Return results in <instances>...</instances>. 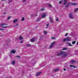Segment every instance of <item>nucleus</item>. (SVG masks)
<instances>
[{
    "mask_svg": "<svg viewBox=\"0 0 78 78\" xmlns=\"http://www.w3.org/2000/svg\"><path fill=\"white\" fill-rule=\"evenodd\" d=\"M64 52H63L62 51H61L59 53L57 54V55L60 56V55H64Z\"/></svg>",
    "mask_w": 78,
    "mask_h": 78,
    "instance_id": "nucleus-1",
    "label": "nucleus"
},
{
    "mask_svg": "<svg viewBox=\"0 0 78 78\" xmlns=\"http://www.w3.org/2000/svg\"><path fill=\"white\" fill-rule=\"evenodd\" d=\"M47 14L45 13H43L41 16L42 18H45Z\"/></svg>",
    "mask_w": 78,
    "mask_h": 78,
    "instance_id": "nucleus-2",
    "label": "nucleus"
},
{
    "mask_svg": "<svg viewBox=\"0 0 78 78\" xmlns=\"http://www.w3.org/2000/svg\"><path fill=\"white\" fill-rule=\"evenodd\" d=\"M69 18L70 19H73L74 18L73 17V15L72 13H70L69 15Z\"/></svg>",
    "mask_w": 78,
    "mask_h": 78,
    "instance_id": "nucleus-3",
    "label": "nucleus"
},
{
    "mask_svg": "<svg viewBox=\"0 0 78 78\" xmlns=\"http://www.w3.org/2000/svg\"><path fill=\"white\" fill-rule=\"evenodd\" d=\"M64 2L63 3V5H66L67 4V0H64Z\"/></svg>",
    "mask_w": 78,
    "mask_h": 78,
    "instance_id": "nucleus-4",
    "label": "nucleus"
},
{
    "mask_svg": "<svg viewBox=\"0 0 78 78\" xmlns=\"http://www.w3.org/2000/svg\"><path fill=\"white\" fill-rule=\"evenodd\" d=\"M41 72H38L37 73H36V76H39V75H40V74H41Z\"/></svg>",
    "mask_w": 78,
    "mask_h": 78,
    "instance_id": "nucleus-5",
    "label": "nucleus"
},
{
    "mask_svg": "<svg viewBox=\"0 0 78 78\" xmlns=\"http://www.w3.org/2000/svg\"><path fill=\"white\" fill-rule=\"evenodd\" d=\"M49 18L50 19V23H53L54 22H53V20L51 19V17H50V16L49 17Z\"/></svg>",
    "mask_w": 78,
    "mask_h": 78,
    "instance_id": "nucleus-6",
    "label": "nucleus"
},
{
    "mask_svg": "<svg viewBox=\"0 0 78 78\" xmlns=\"http://www.w3.org/2000/svg\"><path fill=\"white\" fill-rule=\"evenodd\" d=\"M69 62L71 64H73L74 62H76V61H74V60H72L71 61H70Z\"/></svg>",
    "mask_w": 78,
    "mask_h": 78,
    "instance_id": "nucleus-7",
    "label": "nucleus"
},
{
    "mask_svg": "<svg viewBox=\"0 0 78 78\" xmlns=\"http://www.w3.org/2000/svg\"><path fill=\"white\" fill-rule=\"evenodd\" d=\"M66 41H71V38L69 37H68L66 38Z\"/></svg>",
    "mask_w": 78,
    "mask_h": 78,
    "instance_id": "nucleus-8",
    "label": "nucleus"
},
{
    "mask_svg": "<svg viewBox=\"0 0 78 78\" xmlns=\"http://www.w3.org/2000/svg\"><path fill=\"white\" fill-rule=\"evenodd\" d=\"M30 41L32 42H34L35 41V40L34 38H32L30 40Z\"/></svg>",
    "mask_w": 78,
    "mask_h": 78,
    "instance_id": "nucleus-9",
    "label": "nucleus"
},
{
    "mask_svg": "<svg viewBox=\"0 0 78 78\" xmlns=\"http://www.w3.org/2000/svg\"><path fill=\"white\" fill-rule=\"evenodd\" d=\"M1 26H6V25H8V24H6L5 23H2L1 24Z\"/></svg>",
    "mask_w": 78,
    "mask_h": 78,
    "instance_id": "nucleus-10",
    "label": "nucleus"
},
{
    "mask_svg": "<svg viewBox=\"0 0 78 78\" xmlns=\"http://www.w3.org/2000/svg\"><path fill=\"white\" fill-rule=\"evenodd\" d=\"M11 53H13V54H14V53H16V51L13 50H12L11 51Z\"/></svg>",
    "mask_w": 78,
    "mask_h": 78,
    "instance_id": "nucleus-11",
    "label": "nucleus"
},
{
    "mask_svg": "<svg viewBox=\"0 0 78 78\" xmlns=\"http://www.w3.org/2000/svg\"><path fill=\"white\" fill-rule=\"evenodd\" d=\"M18 21V20L17 19H16L13 20V22L14 23H15L16 22H17Z\"/></svg>",
    "mask_w": 78,
    "mask_h": 78,
    "instance_id": "nucleus-12",
    "label": "nucleus"
},
{
    "mask_svg": "<svg viewBox=\"0 0 78 78\" xmlns=\"http://www.w3.org/2000/svg\"><path fill=\"white\" fill-rule=\"evenodd\" d=\"M66 44H68L69 45L70 47H72V46H73V45H72L71 44H70V43H69L67 42H66Z\"/></svg>",
    "mask_w": 78,
    "mask_h": 78,
    "instance_id": "nucleus-13",
    "label": "nucleus"
},
{
    "mask_svg": "<svg viewBox=\"0 0 78 78\" xmlns=\"http://www.w3.org/2000/svg\"><path fill=\"white\" fill-rule=\"evenodd\" d=\"M59 70V69H54V70L55 72H57V71H58Z\"/></svg>",
    "mask_w": 78,
    "mask_h": 78,
    "instance_id": "nucleus-14",
    "label": "nucleus"
},
{
    "mask_svg": "<svg viewBox=\"0 0 78 78\" xmlns=\"http://www.w3.org/2000/svg\"><path fill=\"white\" fill-rule=\"evenodd\" d=\"M31 45V44H27L26 46L27 47H30Z\"/></svg>",
    "mask_w": 78,
    "mask_h": 78,
    "instance_id": "nucleus-15",
    "label": "nucleus"
},
{
    "mask_svg": "<svg viewBox=\"0 0 78 78\" xmlns=\"http://www.w3.org/2000/svg\"><path fill=\"white\" fill-rule=\"evenodd\" d=\"M71 5H76V3H71Z\"/></svg>",
    "mask_w": 78,
    "mask_h": 78,
    "instance_id": "nucleus-16",
    "label": "nucleus"
},
{
    "mask_svg": "<svg viewBox=\"0 0 78 78\" xmlns=\"http://www.w3.org/2000/svg\"><path fill=\"white\" fill-rule=\"evenodd\" d=\"M40 20H41V18H38L36 20V21H37V22H39Z\"/></svg>",
    "mask_w": 78,
    "mask_h": 78,
    "instance_id": "nucleus-17",
    "label": "nucleus"
},
{
    "mask_svg": "<svg viewBox=\"0 0 78 78\" xmlns=\"http://www.w3.org/2000/svg\"><path fill=\"white\" fill-rule=\"evenodd\" d=\"M67 50V48H64L62 49V50Z\"/></svg>",
    "mask_w": 78,
    "mask_h": 78,
    "instance_id": "nucleus-18",
    "label": "nucleus"
},
{
    "mask_svg": "<svg viewBox=\"0 0 78 78\" xmlns=\"http://www.w3.org/2000/svg\"><path fill=\"white\" fill-rule=\"evenodd\" d=\"M15 61H14L13 60L12 61V64H15Z\"/></svg>",
    "mask_w": 78,
    "mask_h": 78,
    "instance_id": "nucleus-19",
    "label": "nucleus"
},
{
    "mask_svg": "<svg viewBox=\"0 0 78 78\" xmlns=\"http://www.w3.org/2000/svg\"><path fill=\"white\" fill-rule=\"evenodd\" d=\"M19 39H20V40H22V39H23L22 37L20 36V37H19Z\"/></svg>",
    "mask_w": 78,
    "mask_h": 78,
    "instance_id": "nucleus-20",
    "label": "nucleus"
},
{
    "mask_svg": "<svg viewBox=\"0 0 78 78\" xmlns=\"http://www.w3.org/2000/svg\"><path fill=\"white\" fill-rule=\"evenodd\" d=\"M78 10V8L75 9H74V12H76V11H77Z\"/></svg>",
    "mask_w": 78,
    "mask_h": 78,
    "instance_id": "nucleus-21",
    "label": "nucleus"
},
{
    "mask_svg": "<svg viewBox=\"0 0 78 78\" xmlns=\"http://www.w3.org/2000/svg\"><path fill=\"white\" fill-rule=\"evenodd\" d=\"M48 6L49 7H52V6L51 5V4H48Z\"/></svg>",
    "mask_w": 78,
    "mask_h": 78,
    "instance_id": "nucleus-22",
    "label": "nucleus"
},
{
    "mask_svg": "<svg viewBox=\"0 0 78 78\" xmlns=\"http://www.w3.org/2000/svg\"><path fill=\"white\" fill-rule=\"evenodd\" d=\"M52 47H53V46L51 44L49 47V48L51 49V48H52Z\"/></svg>",
    "mask_w": 78,
    "mask_h": 78,
    "instance_id": "nucleus-23",
    "label": "nucleus"
},
{
    "mask_svg": "<svg viewBox=\"0 0 78 78\" xmlns=\"http://www.w3.org/2000/svg\"><path fill=\"white\" fill-rule=\"evenodd\" d=\"M55 42H52V44H51V45H52L53 46V45H54V44H55Z\"/></svg>",
    "mask_w": 78,
    "mask_h": 78,
    "instance_id": "nucleus-24",
    "label": "nucleus"
},
{
    "mask_svg": "<svg viewBox=\"0 0 78 78\" xmlns=\"http://www.w3.org/2000/svg\"><path fill=\"white\" fill-rule=\"evenodd\" d=\"M44 34H47V31H45L44 32Z\"/></svg>",
    "mask_w": 78,
    "mask_h": 78,
    "instance_id": "nucleus-25",
    "label": "nucleus"
},
{
    "mask_svg": "<svg viewBox=\"0 0 78 78\" xmlns=\"http://www.w3.org/2000/svg\"><path fill=\"white\" fill-rule=\"evenodd\" d=\"M67 41L66 38L64 39L63 40V42H65V41Z\"/></svg>",
    "mask_w": 78,
    "mask_h": 78,
    "instance_id": "nucleus-26",
    "label": "nucleus"
},
{
    "mask_svg": "<svg viewBox=\"0 0 78 78\" xmlns=\"http://www.w3.org/2000/svg\"><path fill=\"white\" fill-rule=\"evenodd\" d=\"M75 42H76V41H73L72 42V43L73 44H75Z\"/></svg>",
    "mask_w": 78,
    "mask_h": 78,
    "instance_id": "nucleus-27",
    "label": "nucleus"
},
{
    "mask_svg": "<svg viewBox=\"0 0 78 78\" xmlns=\"http://www.w3.org/2000/svg\"><path fill=\"white\" fill-rule=\"evenodd\" d=\"M62 1H60L59 2V4H61L62 3Z\"/></svg>",
    "mask_w": 78,
    "mask_h": 78,
    "instance_id": "nucleus-28",
    "label": "nucleus"
},
{
    "mask_svg": "<svg viewBox=\"0 0 78 78\" xmlns=\"http://www.w3.org/2000/svg\"><path fill=\"white\" fill-rule=\"evenodd\" d=\"M69 67H74V68H75V67L73 65H70L69 66Z\"/></svg>",
    "mask_w": 78,
    "mask_h": 78,
    "instance_id": "nucleus-29",
    "label": "nucleus"
},
{
    "mask_svg": "<svg viewBox=\"0 0 78 78\" xmlns=\"http://www.w3.org/2000/svg\"><path fill=\"white\" fill-rule=\"evenodd\" d=\"M44 9L43 8H42L41 9V11H44Z\"/></svg>",
    "mask_w": 78,
    "mask_h": 78,
    "instance_id": "nucleus-30",
    "label": "nucleus"
},
{
    "mask_svg": "<svg viewBox=\"0 0 78 78\" xmlns=\"http://www.w3.org/2000/svg\"><path fill=\"white\" fill-rule=\"evenodd\" d=\"M25 20V18H23L21 20L22 21H23Z\"/></svg>",
    "mask_w": 78,
    "mask_h": 78,
    "instance_id": "nucleus-31",
    "label": "nucleus"
},
{
    "mask_svg": "<svg viewBox=\"0 0 78 78\" xmlns=\"http://www.w3.org/2000/svg\"><path fill=\"white\" fill-rule=\"evenodd\" d=\"M1 27L2 28H8V27H3V26H1Z\"/></svg>",
    "mask_w": 78,
    "mask_h": 78,
    "instance_id": "nucleus-32",
    "label": "nucleus"
},
{
    "mask_svg": "<svg viewBox=\"0 0 78 78\" xmlns=\"http://www.w3.org/2000/svg\"><path fill=\"white\" fill-rule=\"evenodd\" d=\"M12 2V1H11V0H9V3H11V2Z\"/></svg>",
    "mask_w": 78,
    "mask_h": 78,
    "instance_id": "nucleus-33",
    "label": "nucleus"
},
{
    "mask_svg": "<svg viewBox=\"0 0 78 78\" xmlns=\"http://www.w3.org/2000/svg\"><path fill=\"white\" fill-rule=\"evenodd\" d=\"M11 16H9V17H8L7 20H9V19H10V18H11Z\"/></svg>",
    "mask_w": 78,
    "mask_h": 78,
    "instance_id": "nucleus-34",
    "label": "nucleus"
},
{
    "mask_svg": "<svg viewBox=\"0 0 78 78\" xmlns=\"http://www.w3.org/2000/svg\"><path fill=\"white\" fill-rule=\"evenodd\" d=\"M70 4H72V2H70V3H68L67 5L69 6V5H70Z\"/></svg>",
    "mask_w": 78,
    "mask_h": 78,
    "instance_id": "nucleus-35",
    "label": "nucleus"
},
{
    "mask_svg": "<svg viewBox=\"0 0 78 78\" xmlns=\"http://www.w3.org/2000/svg\"><path fill=\"white\" fill-rule=\"evenodd\" d=\"M26 1V0H23V3H24V2H25Z\"/></svg>",
    "mask_w": 78,
    "mask_h": 78,
    "instance_id": "nucleus-36",
    "label": "nucleus"
},
{
    "mask_svg": "<svg viewBox=\"0 0 78 78\" xmlns=\"http://www.w3.org/2000/svg\"><path fill=\"white\" fill-rule=\"evenodd\" d=\"M67 35H68V33H66V34H65V36L66 37L67 36Z\"/></svg>",
    "mask_w": 78,
    "mask_h": 78,
    "instance_id": "nucleus-37",
    "label": "nucleus"
},
{
    "mask_svg": "<svg viewBox=\"0 0 78 78\" xmlns=\"http://www.w3.org/2000/svg\"><path fill=\"white\" fill-rule=\"evenodd\" d=\"M16 57L18 58H20V56H19L17 55L16 56Z\"/></svg>",
    "mask_w": 78,
    "mask_h": 78,
    "instance_id": "nucleus-38",
    "label": "nucleus"
},
{
    "mask_svg": "<svg viewBox=\"0 0 78 78\" xmlns=\"http://www.w3.org/2000/svg\"><path fill=\"white\" fill-rule=\"evenodd\" d=\"M51 39H55V37H52Z\"/></svg>",
    "mask_w": 78,
    "mask_h": 78,
    "instance_id": "nucleus-39",
    "label": "nucleus"
},
{
    "mask_svg": "<svg viewBox=\"0 0 78 78\" xmlns=\"http://www.w3.org/2000/svg\"><path fill=\"white\" fill-rule=\"evenodd\" d=\"M0 30H1V31H3V30H4V29H0Z\"/></svg>",
    "mask_w": 78,
    "mask_h": 78,
    "instance_id": "nucleus-40",
    "label": "nucleus"
},
{
    "mask_svg": "<svg viewBox=\"0 0 78 78\" xmlns=\"http://www.w3.org/2000/svg\"><path fill=\"white\" fill-rule=\"evenodd\" d=\"M46 26H47V27H48V26H49V23H48L47 24V25H46Z\"/></svg>",
    "mask_w": 78,
    "mask_h": 78,
    "instance_id": "nucleus-41",
    "label": "nucleus"
},
{
    "mask_svg": "<svg viewBox=\"0 0 78 78\" xmlns=\"http://www.w3.org/2000/svg\"><path fill=\"white\" fill-rule=\"evenodd\" d=\"M56 21H58L59 20V19H58V18H57L56 19Z\"/></svg>",
    "mask_w": 78,
    "mask_h": 78,
    "instance_id": "nucleus-42",
    "label": "nucleus"
},
{
    "mask_svg": "<svg viewBox=\"0 0 78 78\" xmlns=\"http://www.w3.org/2000/svg\"><path fill=\"white\" fill-rule=\"evenodd\" d=\"M67 56V54H64V56Z\"/></svg>",
    "mask_w": 78,
    "mask_h": 78,
    "instance_id": "nucleus-43",
    "label": "nucleus"
},
{
    "mask_svg": "<svg viewBox=\"0 0 78 78\" xmlns=\"http://www.w3.org/2000/svg\"><path fill=\"white\" fill-rule=\"evenodd\" d=\"M16 26H18V25H19V24H18V23H17L16 24Z\"/></svg>",
    "mask_w": 78,
    "mask_h": 78,
    "instance_id": "nucleus-44",
    "label": "nucleus"
},
{
    "mask_svg": "<svg viewBox=\"0 0 78 78\" xmlns=\"http://www.w3.org/2000/svg\"><path fill=\"white\" fill-rule=\"evenodd\" d=\"M63 70H64V71H66V69H63Z\"/></svg>",
    "mask_w": 78,
    "mask_h": 78,
    "instance_id": "nucleus-45",
    "label": "nucleus"
},
{
    "mask_svg": "<svg viewBox=\"0 0 78 78\" xmlns=\"http://www.w3.org/2000/svg\"><path fill=\"white\" fill-rule=\"evenodd\" d=\"M68 6H69V5H68V4H67V5H66V7H68Z\"/></svg>",
    "mask_w": 78,
    "mask_h": 78,
    "instance_id": "nucleus-46",
    "label": "nucleus"
},
{
    "mask_svg": "<svg viewBox=\"0 0 78 78\" xmlns=\"http://www.w3.org/2000/svg\"><path fill=\"white\" fill-rule=\"evenodd\" d=\"M22 42H23V41H21L20 42V44H22Z\"/></svg>",
    "mask_w": 78,
    "mask_h": 78,
    "instance_id": "nucleus-47",
    "label": "nucleus"
},
{
    "mask_svg": "<svg viewBox=\"0 0 78 78\" xmlns=\"http://www.w3.org/2000/svg\"><path fill=\"white\" fill-rule=\"evenodd\" d=\"M6 14V12H5L3 13V14Z\"/></svg>",
    "mask_w": 78,
    "mask_h": 78,
    "instance_id": "nucleus-48",
    "label": "nucleus"
},
{
    "mask_svg": "<svg viewBox=\"0 0 78 78\" xmlns=\"http://www.w3.org/2000/svg\"><path fill=\"white\" fill-rule=\"evenodd\" d=\"M1 1H3L4 0V1H6V0H1Z\"/></svg>",
    "mask_w": 78,
    "mask_h": 78,
    "instance_id": "nucleus-49",
    "label": "nucleus"
},
{
    "mask_svg": "<svg viewBox=\"0 0 78 78\" xmlns=\"http://www.w3.org/2000/svg\"><path fill=\"white\" fill-rule=\"evenodd\" d=\"M36 15V16H37V15Z\"/></svg>",
    "mask_w": 78,
    "mask_h": 78,
    "instance_id": "nucleus-50",
    "label": "nucleus"
},
{
    "mask_svg": "<svg viewBox=\"0 0 78 78\" xmlns=\"http://www.w3.org/2000/svg\"><path fill=\"white\" fill-rule=\"evenodd\" d=\"M16 27V26H14V27Z\"/></svg>",
    "mask_w": 78,
    "mask_h": 78,
    "instance_id": "nucleus-51",
    "label": "nucleus"
},
{
    "mask_svg": "<svg viewBox=\"0 0 78 78\" xmlns=\"http://www.w3.org/2000/svg\"><path fill=\"white\" fill-rule=\"evenodd\" d=\"M41 67H43V66H41Z\"/></svg>",
    "mask_w": 78,
    "mask_h": 78,
    "instance_id": "nucleus-52",
    "label": "nucleus"
},
{
    "mask_svg": "<svg viewBox=\"0 0 78 78\" xmlns=\"http://www.w3.org/2000/svg\"><path fill=\"white\" fill-rule=\"evenodd\" d=\"M17 38V39H18V38Z\"/></svg>",
    "mask_w": 78,
    "mask_h": 78,
    "instance_id": "nucleus-53",
    "label": "nucleus"
},
{
    "mask_svg": "<svg viewBox=\"0 0 78 78\" xmlns=\"http://www.w3.org/2000/svg\"><path fill=\"white\" fill-rule=\"evenodd\" d=\"M2 36H3V35H2Z\"/></svg>",
    "mask_w": 78,
    "mask_h": 78,
    "instance_id": "nucleus-54",
    "label": "nucleus"
}]
</instances>
